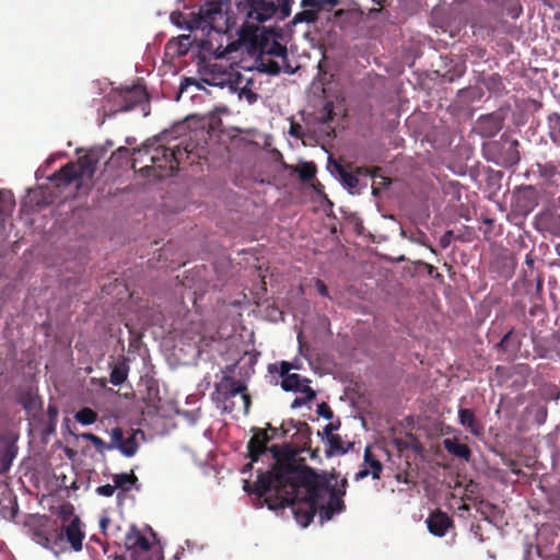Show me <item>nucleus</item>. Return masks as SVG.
<instances>
[{"label":"nucleus","mask_w":560,"mask_h":560,"mask_svg":"<svg viewBox=\"0 0 560 560\" xmlns=\"http://www.w3.org/2000/svg\"><path fill=\"white\" fill-rule=\"evenodd\" d=\"M339 3V0H301L302 8H313L318 11H323L326 7L330 9L336 7Z\"/></svg>","instance_id":"e433bc0d"},{"label":"nucleus","mask_w":560,"mask_h":560,"mask_svg":"<svg viewBox=\"0 0 560 560\" xmlns=\"http://www.w3.org/2000/svg\"><path fill=\"white\" fill-rule=\"evenodd\" d=\"M291 429H296L300 432H302L303 430H306L307 432H310V430H311L306 422H301V421L295 422L294 420L290 419L288 421H283L281 423V425L278 428L279 436L285 438L288 435V433L291 431Z\"/></svg>","instance_id":"473e14b6"},{"label":"nucleus","mask_w":560,"mask_h":560,"mask_svg":"<svg viewBox=\"0 0 560 560\" xmlns=\"http://www.w3.org/2000/svg\"><path fill=\"white\" fill-rule=\"evenodd\" d=\"M317 483L325 490L313 493L300 488L296 498L289 499L285 505L291 509L295 521L302 527H307L317 512L323 523L331 520L336 513L342 512L346 508L342 497L346 493L347 479L341 480V488H336L317 474Z\"/></svg>","instance_id":"7ed1b4c3"},{"label":"nucleus","mask_w":560,"mask_h":560,"mask_svg":"<svg viewBox=\"0 0 560 560\" xmlns=\"http://www.w3.org/2000/svg\"><path fill=\"white\" fill-rule=\"evenodd\" d=\"M81 438L85 441L91 442L94 445L95 450L101 454H103L105 451L113 450V445H110V443H106L104 440H102L100 436L93 433H82Z\"/></svg>","instance_id":"c9c22d12"},{"label":"nucleus","mask_w":560,"mask_h":560,"mask_svg":"<svg viewBox=\"0 0 560 560\" xmlns=\"http://www.w3.org/2000/svg\"><path fill=\"white\" fill-rule=\"evenodd\" d=\"M479 128L482 136L491 137L501 129V122L492 116L482 117L479 120Z\"/></svg>","instance_id":"2f4dec72"},{"label":"nucleus","mask_w":560,"mask_h":560,"mask_svg":"<svg viewBox=\"0 0 560 560\" xmlns=\"http://www.w3.org/2000/svg\"><path fill=\"white\" fill-rule=\"evenodd\" d=\"M301 126L300 125H292L290 129V133L294 137L300 136Z\"/></svg>","instance_id":"338daca9"},{"label":"nucleus","mask_w":560,"mask_h":560,"mask_svg":"<svg viewBox=\"0 0 560 560\" xmlns=\"http://www.w3.org/2000/svg\"><path fill=\"white\" fill-rule=\"evenodd\" d=\"M487 86L489 90L494 91V92H500L501 90L504 89L502 79L499 74L491 75L488 80Z\"/></svg>","instance_id":"de8ad7c7"},{"label":"nucleus","mask_w":560,"mask_h":560,"mask_svg":"<svg viewBox=\"0 0 560 560\" xmlns=\"http://www.w3.org/2000/svg\"><path fill=\"white\" fill-rule=\"evenodd\" d=\"M317 413L327 420H330L334 417V412H332L330 406L325 401L320 402L317 406Z\"/></svg>","instance_id":"3c124183"},{"label":"nucleus","mask_w":560,"mask_h":560,"mask_svg":"<svg viewBox=\"0 0 560 560\" xmlns=\"http://www.w3.org/2000/svg\"><path fill=\"white\" fill-rule=\"evenodd\" d=\"M258 46L260 50V55L262 56H275L281 57L283 62L288 60V49L287 46L282 45L275 38H271L270 34L264 32L258 39Z\"/></svg>","instance_id":"ddd939ff"},{"label":"nucleus","mask_w":560,"mask_h":560,"mask_svg":"<svg viewBox=\"0 0 560 560\" xmlns=\"http://www.w3.org/2000/svg\"><path fill=\"white\" fill-rule=\"evenodd\" d=\"M13 206V195L10 190H0V215Z\"/></svg>","instance_id":"79ce46f5"},{"label":"nucleus","mask_w":560,"mask_h":560,"mask_svg":"<svg viewBox=\"0 0 560 560\" xmlns=\"http://www.w3.org/2000/svg\"><path fill=\"white\" fill-rule=\"evenodd\" d=\"M534 351L540 359H547L550 357V349L542 342L533 339Z\"/></svg>","instance_id":"49530a36"},{"label":"nucleus","mask_w":560,"mask_h":560,"mask_svg":"<svg viewBox=\"0 0 560 560\" xmlns=\"http://www.w3.org/2000/svg\"><path fill=\"white\" fill-rule=\"evenodd\" d=\"M291 369H292V364L290 362L281 361L279 374L282 377V380L284 377H287V375H291L292 374V373H290Z\"/></svg>","instance_id":"13d9d810"},{"label":"nucleus","mask_w":560,"mask_h":560,"mask_svg":"<svg viewBox=\"0 0 560 560\" xmlns=\"http://www.w3.org/2000/svg\"><path fill=\"white\" fill-rule=\"evenodd\" d=\"M371 472H370V469L369 468H365L363 467V469L359 470L357 474H355V480H360V479H363L368 476H370Z\"/></svg>","instance_id":"0e129e2a"},{"label":"nucleus","mask_w":560,"mask_h":560,"mask_svg":"<svg viewBox=\"0 0 560 560\" xmlns=\"http://www.w3.org/2000/svg\"><path fill=\"white\" fill-rule=\"evenodd\" d=\"M365 468L370 469L373 479H378L383 470L382 463L373 455L371 446H366L364 450V464Z\"/></svg>","instance_id":"bb28decb"},{"label":"nucleus","mask_w":560,"mask_h":560,"mask_svg":"<svg viewBox=\"0 0 560 560\" xmlns=\"http://www.w3.org/2000/svg\"><path fill=\"white\" fill-rule=\"evenodd\" d=\"M325 441L327 444V456L343 455L348 452V447L345 446V443L339 434L330 435V438Z\"/></svg>","instance_id":"c756f323"},{"label":"nucleus","mask_w":560,"mask_h":560,"mask_svg":"<svg viewBox=\"0 0 560 560\" xmlns=\"http://www.w3.org/2000/svg\"><path fill=\"white\" fill-rule=\"evenodd\" d=\"M203 82L209 85L223 86L229 82L230 73L218 63H209L203 66Z\"/></svg>","instance_id":"2eb2a0df"},{"label":"nucleus","mask_w":560,"mask_h":560,"mask_svg":"<svg viewBox=\"0 0 560 560\" xmlns=\"http://www.w3.org/2000/svg\"><path fill=\"white\" fill-rule=\"evenodd\" d=\"M95 164L96 162L91 155H83L75 162H68L48 179L58 188L69 186L83 178L91 179L95 173Z\"/></svg>","instance_id":"39448f33"},{"label":"nucleus","mask_w":560,"mask_h":560,"mask_svg":"<svg viewBox=\"0 0 560 560\" xmlns=\"http://www.w3.org/2000/svg\"><path fill=\"white\" fill-rule=\"evenodd\" d=\"M466 72V65L464 61H454L450 60V62H445V70L442 74L443 79L448 82H454L455 80L462 78Z\"/></svg>","instance_id":"5701e85b"},{"label":"nucleus","mask_w":560,"mask_h":560,"mask_svg":"<svg viewBox=\"0 0 560 560\" xmlns=\"http://www.w3.org/2000/svg\"><path fill=\"white\" fill-rule=\"evenodd\" d=\"M459 423L467 428L471 434L480 435L482 433V427L475 417V412L471 409L462 408L458 410Z\"/></svg>","instance_id":"6ab92c4d"},{"label":"nucleus","mask_w":560,"mask_h":560,"mask_svg":"<svg viewBox=\"0 0 560 560\" xmlns=\"http://www.w3.org/2000/svg\"><path fill=\"white\" fill-rule=\"evenodd\" d=\"M559 166V162L536 163V167L540 177L552 184L556 183L560 177Z\"/></svg>","instance_id":"b1692460"},{"label":"nucleus","mask_w":560,"mask_h":560,"mask_svg":"<svg viewBox=\"0 0 560 560\" xmlns=\"http://www.w3.org/2000/svg\"><path fill=\"white\" fill-rule=\"evenodd\" d=\"M223 0H209L200 9L205 19L213 20V15L221 13Z\"/></svg>","instance_id":"72a5a7b5"},{"label":"nucleus","mask_w":560,"mask_h":560,"mask_svg":"<svg viewBox=\"0 0 560 560\" xmlns=\"http://www.w3.org/2000/svg\"><path fill=\"white\" fill-rule=\"evenodd\" d=\"M83 527L84 525L80 517L73 518L69 524L59 525L57 521L46 515H40L30 523L32 539L56 553L66 550L67 544L73 551H81L85 538Z\"/></svg>","instance_id":"20e7f679"},{"label":"nucleus","mask_w":560,"mask_h":560,"mask_svg":"<svg viewBox=\"0 0 560 560\" xmlns=\"http://www.w3.org/2000/svg\"><path fill=\"white\" fill-rule=\"evenodd\" d=\"M300 393L303 394L304 396L301 398L294 399V401L292 404L293 408L298 407V406L305 405L316 397L315 390L313 388H311L310 385H304L303 389H301Z\"/></svg>","instance_id":"58836bf2"},{"label":"nucleus","mask_w":560,"mask_h":560,"mask_svg":"<svg viewBox=\"0 0 560 560\" xmlns=\"http://www.w3.org/2000/svg\"><path fill=\"white\" fill-rule=\"evenodd\" d=\"M319 12L320 11L313 8H304V10L295 13L293 19L290 21V25L295 26L299 23L313 24L317 22Z\"/></svg>","instance_id":"c85d7f7f"},{"label":"nucleus","mask_w":560,"mask_h":560,"mask_svg":"<svg viewBox=\"0 0 560 560\" xmlns=\"http://www.w3.org/2000/svg\"><path fill=\"white\" fill-rule=\"evenodd\" d=\"M536 228L548 232L552 236L560 237V219L552 213H541L536 217Z\"/></svg>","instance_id":"f3484780"},{"label":"nucleus","mask_w":560,"mask_h":560,"mask_svg":"<svg viewBox=\"0 0 560 560\" xmlns=\"http://www.w3.org/2000/svg\"><path fill=\"white\" fill-rule=\"evenodd\" d=\"M236 8L247 28L255 32L257 31L255 23H264L279 11L276 0H241L236 3Z\"/></svg>","instance_id":"423d86ee"},{"label":"nucleus","mask_w":560,"mask_h":560,"mask_svg":"<svg viewBox=\"0 0 560 560\" xmlns=\"http://www.w3.org/2000/svg\"><path fill=\"white\" fill-rule=\"evenodd\" d=\"M505 10L512 19H517L523 12V8L517 0H509L505 4Z\"/></svg>","instance_id":"37998d69"},{"label":"nucleus","mask_w":560,"mask_h":560,"mask_svg":"<svg viewBox=\"0 0 560 560\" xmlns=\"http://www.w3.org/2000/svg\"><path fill=\"white\" fill-rule=\"evenodd\" d=\"M11 508L2 506V516L5 518H14L18 514L19 508L16 501H11Z\"/></svg>","instance_id":"603ef678"},{"label":"nucleus","mask_w":560,"mask_h":560,"mask_svg":"<svg viewBox=\"0 0 560 560\" xmlns=\"http://www.w3.org/2000/svg\"><path fill=\"white\" fill-rule=\"evenodd\" d=\"M115 491H116V486L109 485V483L100 486L95 489L96 494H98L101 497H106V498L113 497Z\"/></svg>","instance_id":"8fccbe9b"},{"label":"nucleus","mask_w":560,"mask_h":560,"mask_svg":"<svg viewBox=\"0 0 560 560\" xmlns=\"http://www.w3.org/2000/svg\"><path fill=\"white\" fill-rule=\"evenodd\" d=\"M147 98V92L141 86H131L117 91L113 94L118 112H128L141 104Z\"/></svg>","instance_id":"1a4fd4ad"},{"label":"nucleus","mask_w":560,"mask_h":560,"mask_svg":"<svg viewBox=\"0 0 560 560\" xmlns=\"http://www.w3.org/2000/svg\"><path fill=\"white\" fill-rule=\"evenodd\" d=\"M135 150L136 149L132 150V165H131V167L135 171H137V165L145 163V162H149V156L145 155L144 153L135 155Z\"/></svg>","instance_id":"5fc2aeb1"},{"label":"nucleus","mask_w":560,"mask_h":560,"mask_svg":"<svg viewBox=\"0 0 560 560\" xmlns=\"http://www.w3.org/2000/svg\"><path fill=\"white\" fill-rule=\"evenodd\" d=\"M113 448H117L126 457L133 456L138 448V442L136 440V432H132L128 438H125L121 428H114L110 432Z\"/></svg>","instance_id":"9b49d317"},{"label":"nucleus","mask_w":560,"mask_h":560,"mask_svg":"<svg viewBox=\"0 0 560 560\" xmlns=\"http://www.w3.org/2000/svg\"><path fill=\"white\" fill-rule=\"evenodd\" d=\"M524 332L510 328L501 340L495 345V349L508 355L509 359L515 360L523 345Z\"/></svg>","instance_id":"9d476101"},{"label":"nucleus","mask_w":560,"mask_h":560,"mask_svg":"<svg viewBox=\"0 0 560 560\" xmlns=\"http://www.w3.org/2000/svg\"><path fill=\"white\" fill-rule=\"evenodd\" d=\"M512 199L515 212L527 215L538 206L539 194L532 185L520 186L514 189Z\"/></svg>","instance_id":"6e6552de"},{"label":"nucleus","mask_w":560,"mask_h":560,"mask_svg":"<svg viewBox=\"0 0 560 560\" xmlns=\"http://www.w3.org/2000/svg\"><path fill=\"white\" fill-rule=\"evenodd\" d=\"M16 455L18 446L13 442L8 443L2 450H0V464L2 472H7L10 469Z\"/></svg>","instance_id":"a878e982"},{"label":"nucleus","mask_w":560,"mask_h":560,"mask_svg":"<svg viewBox=\"0 0 560 560\" xmlns=\"http://www.w3.org/2000/svg\"><path fill=\"white\" fill-rule=\"evenodd\" d=\"M422 265L427 269V272L429 276H431L432 278L440 280V281L443 280V276L441 273L436 272V268L433 265L428 264V262H422Z\"/></svg>","instance_id":"6e6d98bb"},{"label":"nucleus","mask_w":560,"mask_h":560,"mask_svg":"<svg viewBox=\"0 0 560 560\" xmlns=\"http://www.w3.org/2000/svg\"><path fill=\"white\" fill-rule=\"evenodd\" d=\"M253 432L254 434L247 444V451L250 460L257 462L260 455L269 451L267 445L272 440V436H269L267 431H264L262 429L258 428H254Z\"/></svg>","instance_id":"f8f14e48"},{"label":"nucleus","mask_w":560,"mask_h":560,"mask_svg":"<svg viewBox=\"0 0 560 560\" xmlns=\"http://www.w3.org/2000/svg\"><path fill=\"white\" fill-rule=\"evenodd\" d=\"M550 136L555 142H560V114L552 113L548 116Z\"/></svg>","instance_id":"4c0bfd02"},{"label":"nucleus","mask_w":560,"mask_h":560,"mask_svg":"<svg viewBox=\"0 0 560 560\" xmlns=\"http://www.w3.org/2000/svg\"><path fill=\"white\" fill-rule=\"evenodd\" d=\"M241 395H242V399L244 401L245 412L247 413L249 406H250V396L246 392H243V394H241Z\"/></svg>","instance_id":"69168bd1"},{"label":"nucleus","mask_w":560,"mask_h":560,"mask_svg":"<svg viewBox=\"0 0 560 560\" xmlns=\"http://www.w3.org/2000/svg\"><path fill=\"white\" fill-rule=\"evenodd\" d=\"M170 132L165 131L154 139H148L141 148L135 150V155L144 153L149 156L150 164H144L138 171L142 176L152 175L162 179L173 176L184 159H188L199 148L197 131L184 135L168 141Z\"/></svg>","instance_id":"f03ea898"},{"label":"nucleus","mask_w":560,"mask_h":560,"mask_svg":"<svg viewBox=\"0 0 560 560\" xmlns=\"http://www.w3.org/2000/svg\"><path fill=\"white\" fill-rule=\"evenodd\" d=\"M277 5L279 8L280 18L287 19L291 15L292 12V5L294 3V0H277Z\"/></svg>","instance_id":"c03bdc74"},{"label":"nucleus","mask_w":560,"mask_h":560,"mask_svg":"<svg viewBox=\"0 0 560 560\" xmlns=\"http://www.w3.org/2000/svg\"><path fill=\"white\" fill-rule=\"evenodd\" d=\"M128 372V363L125 360L119 361L118 363L115 364L110 372L109 382L115 386L121 385L127 380Z\"/></svg>","instance_id":"cd10ccee"},{"label":"nucleus","mask_w":560,"mask_h":560,"mask_svg":"<svg viewBox=\"0 0 560 560\" xmlns=\"http://www.w3.org/2000/svg\"><path fill=\"white\" fill-rule=\"evenodd\" d=\"M418 235H419V237L417 238V241L421 245L427 246L432 253H435V249L431 245H428L425 243V241L428 240L427 235L423 232H418Z\"/></svg>","instance_id":"052dcab7"},{"label":"nucleus","mask_w":560,"mask_h":560,"mask_svg":"<svg viewBox=\"0 0 560 560\" xmlns=\"http://www.w3.org/2000/svg\"><path fill=\"white\" fill-rule=\"evenodd\" d=\"M36 398L33 396L31 392L23 393L20 398L19 402L23 406L24 409H33L35 407Z\"/></svg>","instance_id":"a18cd8bd"},{"label":"nucleus","mask_w":560,"mask_h":560,"mask_svg":"<svg viewBox=\"0 0 560 560\" xmlns=\"http://www.w3.org/2000/svg\"><path fill=\"white\" fill-rule=\"evenodd\" d=\"M109 524L108 517H102L100 521V526L103 530H105L106 526Z\"/></svg>","instance_id":"774afa93"},{"label":"nucleus","mask_w":560,"mask_h":560,"mask_svg":"<svg viewBox=\"0 0 560 560\" xmlns=\"http://www.w3.org/2000/svg\"><path fill=\"white\" fill-rule=\"evenodd\" d=\"M240 96L245 98L248 104H254L258 98V95L249 89H242Z\"/></svg>","instance_id":"864d4df0"},{"label":"nucleus","mask_w":560,"mask_h":560,"mask_svg":"<svg viewBox=\"0 0 560 560\" xmlns=\"http://www.w3.org/2000/svg\"><path fill=\"white\" fill-rule=\"evenodd\" d=\"M58 516L61 520V524H69L75 517H79L74 514V509L71 504H63L59 508Z\"/></svg>","instance_id":"ea45409f"},{"label":"nucleus","mask_w":560,"mask_h":560,"mask_svg":"<svg viewBox=\"0 0 560 560\" xmlns=\"http://www.w3.org/2000/svg\"><path fill=\"white\" fill-rule=\"evenodd\" d=\"M316 166L314 163H304L299 171V176L303 182H308L315 177Z\"/></svg>","instance_id":"a19ab883"},{"label":"nucleus","mask_w":560,"mask_h":560,"mask_svg":"<svg viewBox=\"0 0 560 560\" xmlns=\"http://www.w3.org/2000/svg\"><path fill=\"white\" fill-rule=\"evenodd\" d=\"M518 141L502 136L500 140L489 142L486 148V155L489 161L503 167H513L520 160Z\"/></svg>","instance_id":"0eeeda50"},{"label":"nucleus","mask_w":560,"mask_h":560,"mask_svg":"<svg viewBox=\"0 0 560 560\" xmlns=\"http://www.w3.org/2000/svg\"><path fill=\"white\" fill-rule=\"evenodd\" d=\"M114 486L119 490L118 497L130 491L131 487L138 482V477L131 470L129 474L121 472L113 475Z\"/></svg>","instance_id":"412c9836"},{"label":"nucleus","mask_w":560,"mask_h":560,"mask_svg":"<svg viewBox=\"0 0 560 560\" xmlns=\"http://www.w3.org/2000/svg\"><path fill=\"white\" fill-rule=\"evenodd\" d=\"M47 416L50 420H55L58 416V408L55 405H48Z\"/></svg>","instance_id":"680f3d73"},{"label":"nucleus","mask_w":560,"mask_h":560,"mask_svg":"<svg viewBox=\"0 0 560 560\" xmlns=\"http://www.w3.org/2000/svg\"><path fill=\"white\" fill-rule=\"evenodd\" d=\"M425 522L429 532L438 537L445 536L453 523L451 517L440 510L431 513Z\"/></svg>","instance_id":"4468645a"},{"label":"nucleus","mask_w":560,"mask_h":560,"mask_svg":"<svg viewBox=\"0 0 560 560\" xmlns=\"http://www.w3.org/2000/svg\"><path fill=\"white\" fill-rule=\"evenodd\" d=\"M310 380L306 377H302L300 374L292 373L291 375H287L281 381V387L285 392H301L304 385H308Z\"/></svg>","instance_id":"393cba45"},{"label":"nucleus","mask_w":560,"mask_h":560,"mask_svg":"<svg viewBox=\"0 0 560 560\" xmlns=\"http://www.w3.org/2000/svg\"><path fill=\"white\" fill-rule=\"evenodd\" d=\"M338 171L340 174V177L346 186L353 189L359 186V176H372L374 177V174H372L368 168L365 167H357L354 172H347L341 166H338Z\"/></svg>","instance_id":"aec40b11"},{"label":"nucleus","mask_w":560,"mask_h":560,"mask_svg":"<svg viewBox=\"0 0 560 560\" xmlns=\"http://www.w3.org/2000/svg\"><path fill=\"white\" fill-rule=\"evenodd\" d=\"M74 419L83 425H90L97 420V412L90 407H83L74 415Z\"/></svg>","instance_id":"f704fd0d"},{"label":"nucleus","mask_w":560,"mask_h":560,"mask_svg":"<svg viewBox=\"0 0 560 560\" xmlns=\"http://www.w3.org/2000/svg\"><path fill=\"white\" fill-rule=\"evenodd\" d=\"M453 236V231H446L440 238V246L442 248H447L451 244V238Z\"/></svg>","instance_id":"bf43d9fd"},{"label":"nucleus","mask_w":560,"mask_h":560,"mask_svg":"<svg viewBox=\"0 0 560 560\" xmlns=\"http://www.w3.org/2000/svg\"><path fill=\"white\" fill-rule=\"evenodd\" d=\"M444 448L453 456L469 462L471 457V451L468 445L459 443L456 438L445 439L443 441Z\"/></svg>","instance_id":"a211bd4d"},{"label":"nucleus","mask_w":560,"mask_h":560,"mask_svg":"<svg viewBox=\"0 0 560 560\" xmlns=\"http://www.w3.org/2000/svg\"><path fill=\"white\" fill-rule=\"evenodd\" d=\"M257 63V68L261 72L271 75H278L281 72V67L279 62L272 60L270 57L259 55Z\"/></svg>","instance_id":"7c9ffc66"},{"label":"nucleus","mask_w":560,"mask_h":560,"mask_svg":"<svg viewBox=\"0 0 560 560\" xmlns=\"http://www.w3.org/2000/svg\"><path fill=\"white\" fill-rule=\"evenodd\" d=\"M195 40L190 35H180L176 40H171L167 43V48L173 49V52L178 57H183L188 55L189 50L192 48Z\"/></svg>","instance_id":"4be33fe9"},{"label":"nucleus","mask_w":560,"mask_h":560,"mask_svg":"<svg viewBox=\"0 0 560 560\" xmlns=\"http://www.w3.org/2000/svg\"><path fill=\"white\" fill-rule=\"evenodd\" d=\"M315 288L322 296L329 298L328 288L323 280L316 279Z\"/></svg>","instance_id":"4d7b16f0"},{"label":"nucleus","mask_w":560,"mask_h":560,"mask_svg":"<svg viewBox=\"0 0 560 560\" xmlns=\"http://www.w3.org/2000/svg\"><path fill=\"white\" fill-rule=\"evenodd\" d=\"M264 431H267L269 436H272L275 439L277 435H279V430L276 427H272L270 423H267L266 429H262Z\"/></svg>","instance_id":"e2e57ef3"},{"label":"nucleus","mask_w":560,"mask_h":560,"mask_svg":"<svg viewBox=\"0 0 560 560\" xmlns=\"http://www.w3.org/2000/svg\"><path fill=\"white\" fill-rule=\"evenodd\" d=\"M269 452L276 462L270 470L258 474L254 493L264 498L270 510L284 509L289 499L296 498L300 488L313 493L325 490L317 483V472L299 463L291 445H272Z\"/></svg>","instance_id":"f257e3e1"},{"label":"nucleus","mask_w":560,"mask_h":560,"mask_svg":"<svg viewBox=\"0 0 560 560\" xmlns=\"http://www.w3.org/2000/svg\"><path fill=\"white\" fill-rule=\"evenodd\" d=\"M217 389L226 400L238 394H243V392H246L247 387L242 381L235 380L232 375L224 374L221 382L217 385Z\"/></svg>","instance_id":"dca6fc26"},{"label":"nucleus","mask_w":560,"mask_h":560,"mask_svg":"<svg viewBox=\"0 0 560 560\" xmlns=\"http://www.w3.org/2000/svg\"><path fill=\"white\" fill-rule=\"evenodd\" d=\"M340 428V421H337V423H328L324 427L323 432H318V435L322 436L323 440H327L330 438V435H335L332 432L337 431Z\"/></svg>","instance_id":"09e8293b"}]
</instances>
